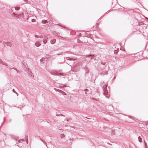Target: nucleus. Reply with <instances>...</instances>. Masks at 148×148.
<instances>
[{
	"instance_id": "nucleus-8",
	"label": "nucleus",
	"mask_w": 148,
	"mask_h": 148,
	"mask_svg": "<svg viewBox=\"0 0 148 148\" xmlns=\"http://www.w3.org/2000/svg\"><path fill=\"white\" fill-rule=\"evenodd\" d=\"M32 22H35V20L32 19Z\"/></svg>"
},
{
	"instance_id": "nucleus-6",
	"label": "nucleus",
	"mask_w": 148,
	"mask_h": 148,
	"mask_svg": "<svg viewBox=\"0 0 148 148\" xmlns=\"http://www.w3.org/2000/svg\"><path fill=\"white\" fill-rule=\"evenodd\" d=\"M64 137V134H62L61 135V137L62 138H63V137Z\"/></svg>"
},
{
	"instance_id": "nucleus-9",
	"label": "nucleus",
	"mask_w": 148,
	"mask_h": 148,
	"mask_svg": "<svg viewBox=\"0 0 148 148\" xmlns=\"http://www.w3.org/2000/svg\"><path fill=\"white\" fill-rule=\"evenodd\" d=\"M13 91L14 92V89H13Z\"/></svg>"
},
{
	"instance_id": "nucleus-5",
	"label": "nucleus",
	"mask_w": 148,
	"mask_h": 148,
	"mask_svg": "<svg viewBox=\"0 0 148 148\" xmlns=\"http://www.w3.org/2000/svg\"><path fill=\"white\" fill-rule=\"evenodd\" d=\"M20 9V7H15V9L16 10H18Z\"/></svg>"
},
{
	"instance_id": "nucleus-3",
	"label": "nucleus",
	"mask_w": 148,
	"mask_h": 148,
	"mask_svg": "<svg viewBox=\"0 0 148 148\" xmlns=\"http://www.w3.org/2000/svg\"><path fill=\"white\" fill-rule=\"evenodd\" d=\"M46 38H45L44 39L43 41L44 43H46L47 42V40H46Z\"/></svg>"
},
{
	"instance_id": "nucleus-4",
	"label": "nucleus",
	"mask_w": 148,
	"mask_h": 148,
	"mask_svg": "<svg viewBox=\"0 0 148 148\" xmlns=\"http://www.w3.org/2000/svg\"><path fill=\"white\" fill-rule=\"evenodd\" d=\"M36 46L38 47V46H40V44H39V43L38 42H36Z\"/></svg>"
},
{
	"instance_id": "nucleus-2",
	"label": "nucleus",
	"mask_w": 148,
	"mask_h": 148,
	"mask_svg": "<svg viewBox=\"0 0 148 148\" xmlns=\"http://www.w3.org/2000/svg\"><path fill=\"white\" fill-rule=\"evenodd\" d=\"M51 43L52 44L56 42V40L53 39L51 41Z\"/></svg>"
},
{
	"instance_id": "nucleus-1",
	"label": "nucleus",
	"mask_w": 148,
	"mask_h": 148,
	"mask_svg": "<svg viewBox=\"0 0 148 148\" xmlns=\"http://www.w3.org/2000/svg\"><path fill=\"white\" fill-rule=\"evenodd\" d=\"M106 87H107L106 85H105L103 86V88H104L103 90H104V92H107V91H106Z\"/></svg>"
},
{
	"instance_id": "nucleus-7",
	"label": "nucleus",
	"mask_w": 148,
	"mask_h": 148,
	"mask_svg": "<svg viewBox=\"0 0 148 148\" xmlns=\"http://www.w3.org/2000/svg\"><path fill=\"white\" fill-rule=\"evenodd\" d=\"M42 22L44 23H45L47 22V21L45 20V21H43Z\"/></svg>"
}]
</instances>
